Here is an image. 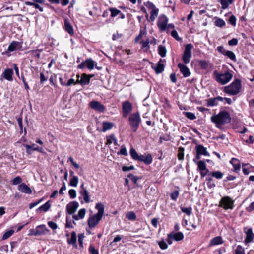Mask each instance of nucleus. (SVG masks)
Segmentation results:
<instances>
[{"label": "nucleus", "instance_id": "obj_5", "mask_svg": "<svg viewBox=\"0 0 254 254\" xmlns=\"http://www.w3.org/2000/svg\"><path fill=\"white\" fill-rule=\"evenodd\" d=\"M141 122L140 115L138 113L132 114L129 117V125L133 132H135L138 128Z\"/></svg>", "mask_w": 254, "mask_h": 254}, {"label": "nucleus", "instance_id": "obj_50", "mask_svg": "<svg viewBox=\"0 0 254 254\" xmlns=\"http://www.w3.org/2000/svg\"><path fill=\"white\" fill-rule=\"evenodd\" d=\"M179 194V191L178 190H176L170 194L171 198L174 200L176 201Z\"/></svg>", "mask_w": 254, "mask_h": 254}, {"label": "nucleus", "instance_id": "obj_61", "mask_svg": "<svg viewBox=\"0 0 254 254\" xmlns=\"http://www.w3.org/2000/svg\"><path fill=\"white\" fill-rule=\"evenodd\" d=\"M146 33V31H143L142 30H140L139 35L135 38V42H137L139 39L142 38L143 35Z\"/></svg>", "mask_w": 254, "mask_h": 254}, {"label": "nucleus", "instance_id": "obj_3", "mask_svg": "<svg viewBox=\"0 0 254 254\" xmlns=\"http://www.w3.org/2000/svg\"><path fill=\"white\" fill-rule=\"evenodd\" d=\"M242 87L240 80L235 79L229 85L224 87L223 91L230 95H236L240 92Z\"/></svg>", "mask_w": 254, "mask_h": 254}, {"label": "nucleus", "instance_id": "obj_48", "mask_svg": "<svg viewBox=\"0 0 254 254\" xmlns=\"http://www.w3.org/2000/svg\"><path fill=\"white\" fill-rule=\"evenodd\" d=\"M216 105H217V103L215 98H209L207 100V105L208 106H214Z\"/></svg>", "mask_w": 254, "mask_h": 254}, {"label": "nucleus", "instance_id": "obj_24", "mask_svg": "<svg viewBox=\"0 0 254 254\" xmlns=\"http://www.w3.org/2000/svg\"><path fill=\"white\" fill-rule=\"evenodd\" d=\"M230 163L233 165L234 170L238 172L240 170L241 165L239 160L235 158H232L230 161Z\"/></svg>", "mask_w": 254, "mask_h": 254}, {"label": "nucleus", "instance_id": "obj_23", "mask_svg": "<svg viewBox=\"0 0 254 254\" xmlns=\"http://www.w3.org/2000/svg\"><path fill=\"white\" fill-rule=\"evenodd\" d=\"M223 242L224 241L223 239L221 236H217L211 240L209 246L211 247L215 245H221L222 244Z\"/></svg>", "mask_w": 254, "mask_h": 254}, {"label": "nucleus", "instance_id": "obj_40", "mask_svg": "<svg viewBox=\"0 0 254 254\" xmlns=\"http://www.w3.org/2000/svg\"><path fill=\"white\" fill-rule=\"evenodd\" d=\"M158 53L162 57H165L166 54V48L163 46L159 45L158 46Z\"/></svg>", "mask_w": 254, "mask_h": 254}, {"label": "nucleus", "instance_id": "obj_55", "mask_svg": "<svg viewBox=\"0 0 254 254\" xmlns=\"http://www.w3.org/2000/svg\"><path fill=\"white\" fill-rule=\"evenodd\" d=\"M229 22L233 26H235L236 25V18L232 15H231L228 20Z\"/></svg>", "mask_w": 254, "mask_h": 254}, {"label": "nucleus", "instance_id": "obj_22", "mask_svg": "<svg viewBox=\"0 0 254 254\" xmlns=\"http://www.w3.org/2000/svg\"><path fill=\"white\" fill-rule=\"evenodd\" d=\"M246 238L245 239V242L246 244L251 242L254 239V234L253 232L252 229L249 228L246 232Z\"/></svg>", "mask_w": 254, "mask_h": 254}, {"label": "nucleus", "instance_id": "obj_34", "mask_svg": "<svg viewBox=\"0 0 254 254\" xmlns=\"http://www.w3.org/2000/svg\"><path fill=\"white\" fill-rule=\"evenodd\" d=\"M87 67L89 70H92L95 66V62L91 59H87L85 61Z\"/></svg>", "mask_w": 254, "mask_h": 254}, {"label": "nucleus", "instance_id": "obj_19", "mask_svg": "<svg viewBox=\"0 0 254 254\" xmlns=\"http://www.w3.org/2000/svg\"><path fill=\"white\" fill-rule=\"evenodd\" d=\"M13 70L9 68L5 69L2 73V76L8 81H11L13 80Z\"/></svg>", "mask_w": 254, "mask_h": 254}, {"label": "nucleus", "instance_id": "obj_51", "mask_svg": "<svg viewBox=\"0 0 254 254\" xmlns=\"http://www.w3.org/2000/svg\"><path fill=\"white\" fill-rule=\"evenodd\" d=\"M14 233V231L12 230H10L9 231H6L3 235L2 236V239L3 240H6L9 238L12 235V234Z\"/></svg>", "mask_w": 254, "mask_h": 254}, {"label": "nucleus", "instance_id": "obj_7", "mask_svg": "<svg viewBox=\"0 0 254 254\" xmlns=\"http://www.w3.org/2000/svg\"><path fill=\"white\" fill-rule=\"evenodd\" d=\"M192 48L193 46L190 43L186 44L185 47V50L182 56V60L185 64H188L190 61Z\"/></svg>", "mask_w": 254, "mask_h": 254}, {"label": "nucleus", "instance_id": "obj_15", "mask_svg": "<svg viewBox=\"0 0 254 254\" xmlns=\"http://www.w3.org/2000/svg\"><path fill=\"white\" fill-rule=\"evenodd\" d=\"M165 62V60L160 59L158 62L156 66L152 65V68L153 69L156 74L162 73L164 70V65L163 63Z\"/></svg>", "mask_w": 254, "mask_h": 254}, {"label": "nucleus", "instance_id": "obj_47", "mask_svg": "<svg viewBox=\"0 0 254 254\" xmlns=\"http://www.w3.org/2000/svg\"><path fill=\"white\" fill-rule=\"evenodd\" d=\"M25 3L27 5L34 6L36 9H39L41 12H42L43 11V8L37 3H35L34 2L30 1H27Z\"/></svg>", "mask_w": 254, "mask_h": 254}, {"label": "nucleus", "instance_id": "obj_62", "mask_svg": "<svg viewBox=\"0 0 254 254\" xmlns=\"http://www.w3.org/2000/svg\"><path fill=\"white\" fill-rule=\"evenodd\" d=\"M48 225L53 230H56L58 228L57 224L53 221L48 222Z\"/></svg>", "mask_w": 254, "mask_h": 254}, {"label": "nucleus", "instance_id": "obj_9", "mask_svg": "<svg viewBox=\"0 0 254 254\" xmlns=\"http://www.w3.org/2000/svg\"><path fill=\"white\" fill-rule=\"evenodd\" d=\"M48 232H49V230L46 227L45 225L42 224L37 226L35 229L31 230L30 235L38 236L45 235Z\"/></svg>", "mask_w": 254, "mask_h": 254}, {"label": "nucleus", "instance_id": "obj_31", "mask_svg": "<svg viewBox=\"0 0 254 254\" xmlns=\"http://www.w3.org/2000/svg\"><path fill=\"white\" fill-rule=\"evenodd\" d=\"M158 11L159 10L157 8H155V9L151 10L150 12V18L149 20H148L151 22L154 21L158 15Z\"/></svg>", "mask_w": 254, "mask_h": 254}, {"label": "nucleus", "instance_id": "obj_42", "mask_svg": "<svg viewBox=\"0 0 254 254\" xmlns=\"http://www.w3.org/2000/svg\"><path fill=\"white\" fill-rule=\"evenodd\" d=\"M78 183V178L76 176H73L70 179L69 185L72 187H76Z\"/></svg>", "mask_w": 254, "mask_h": 254}, {"label": "nucleus", "instance_id": "obj_56", "mask_svg": "<svg viewBox=\"0 0 254 254\" xmlns=\"http://www.w3.org/2000/svg\"><path fill=\"white\" fill-rule=\"evenodd\" d=\"M158 245L160 248L162 250L166 249L168 247V245L164 241H161L158 242Z\"/></svg>", "mask_w": 254, "mask_h": 254}, {"label": "nucleus", "instance_id": "obj_37", "mask_svg": "<svg viewBox=\"0 0 254 254\" xmlns=\"http://www.w3.org/2000/svg\"><path fill=\"white\" fill-rule=\"evenodd\" d=\"M233 254H245L244 248L241 245L237 246Z\"/></svg>", "mask_w": 254, "mask_h": 254}, {"label": "nucleus", "instance_id": "obj_29", "mask_svg": "<svg viewBox=\"0 0 254 254\" xmlns=\"http://www.w3.org/2000/svg\"><path fill=\"white\" fill-rule=\"evenodd\" d=\"M18 46H21V44L19 42L13 41L9 44L7 51L9 52L14 51Z\"/></svg>", "mask_w": 254, "mask_h": 254}, {"label": "nucleus", "instance_id": "obj_59", "mask_svg": "<svg viewBox=\"0 0 254 254\" xmlns=\"http://www.w3.org/2000/svg\"><path fill=\"white\" fill-rule=\"evenodd\" d=\"M144 5L146 6V7L151 10L156 8L154 4L150 1H147L146 3H144Z\"/></svg>", "mask_w": 254, "mask_h": 254}, {"label": "nucleus", "instance_id": "obj_46", "mask_svg": "<svg viewBox=\"0 0 254 254\" xmlns=\"http://www.w3.org/2000/svg\"><path fill=\"white\" fill-rule=\"evenodd\" d=\"M109 10L111 12V16L112 17H115L120 13V10L116 8H110Z\"/></svg>", "mask_w": 254, "mask_h": 254}, {"label": "nucleus", "instance_id": "obj_27", "mask_svg": "<svg viewBox=\"0 0 254 254\" xmlns=\"http://www.w3.org/2000/svg\"><path fill=\"white\" fill-rule=\"evenodd\" d=\"M168 237L173 238V239L177 241L182 240L184 238V235L183 233L181 232L175 233L172 235L171 234H169L168 235Z\"/></svg>", "mask_w": 254, "mask_h": 254}, {"label": "nucleus", "instance_id": "obj_20", "mask_svg": "<svg viewBox=\"0 0 254 254\" xmlns=\"http://www.w3.org/2000/svg\"><path fill=\"white\" fill-rule=\"evenodd\" d=\"M64 29L65 31L68 32L70 35L74 34V30L72 26L70 23L69 20L65 18L64 20Z\"/></svg>", "mask_w": 254, "mask_h": 254}, {"label": "nucleus", "instance_id": "obj_28", "mask_svg": "<svg viewBox=\"0 0 254 254\" xmlns=\"http://www.w3.org/2000/svg\"><path fill=\"white\" fill-rule=\"evenodd\" d=\"M77 236L75 232L73 231L71 233V236L70 238L67 239V243L70 245H73V246H76Z\"/></svg>", "mask_w": 254, "mask_h": 254}, {"label": "nucleus", "instance_id": "obj_2", "mask_svg": "<svg viewBox=\"0 0 254 254\" xmlns=\"http://www.w3.org/2000/svg\"><path fill=\"white\" fill-rule=\"evenodd\" d=\"M95 208L98 212L90 216L88 220V224L90 228H93L99 223L102 219L104 213V205L101 203L96 204Z\"/></svg>", "mask_w": 254, "mask_h": 254}, {"label": "nucleus", "instance_id": "obj_16", "mask_svg": "<svg viewBox=\"0 0 254 254\" xmlns=\"http://www.w3.org/2000/svg\"><path fill=\"white\" fill-rule=\"evenodd\" d=\"M178 67L184 77H187L190 76V72L186 65L182 63H179L178 64Z\"/></svg>", "mask_w": 254, "mask_h": 254}, {"label": "nucleus", "instance_id": "obj_14", "mask_svg": "<svg viewBox=\"0 0 254 254\" xmlns=\"http://www.w3.org/2000/svg\"><path fill=\"white\" fill-rule=\"evenodd\" d=\"M78 206L79 204L76 201H73L69 203L66 206V211L67 213L70 215H72L74 213L78 207Z\"/></svg>", "mask_w": 254, "mask_h": 254}, {"label": "nucleus", "instance_id": "obj_49", "mask_svg": "<svg viewBox=\"0 0 254 254\" xmlns=\"http://www.w3.org/2000/svg\"><path fill=\"white\" fill-rule=\"evenodd\" d=\"M126 217L129 220H135L136 219V216L133 211L129 212L126 214Z\"/></svg>", "mask_w": 254, "mask_h": 254}, {"label": "nucleus", "instance_id": "obj_26", "mask_svg": "<svg viewBox=\"0 0 254 254\" xmlns=\"http://www.w3.org/2000/svg\"><path fill=\"white\" fill-rule=\"evenodd\" d=\"M79 193L83 197L84 202L86 203H88L90 202V196L87 190H80Z\"/></svg>", "mask_w": 254, "mask_h": 254}, {"label": "nucleus", "instance_id": "obj_35", "mask_svg": "<svg viewBox=\"0 0 254 254\" xmlns=\"http://www.w3.org/2000/svg\"><path fill=\"white\" fill-rule=\"evenodd\" d=\"M214 24L217 27L222 28L225 25V22L221 18H216Z\"/></svg>", "mask_w": 254, "mask_h": 254}, {"label": "nucleus", "instance_id": "obj_33", "mask_svg": "<svg viewBox=\"0 0 254 254\" xmlns=\"http://www.w3.org/2000/svg\"><path fill=\"white\" fill-rule=\"evenodd\" d=\"M113 127V124L111 122H104L103 123L102 131L105 132L108 130L111 129Z\"/></svg>", "mask_w": 254, "mask_h": 254}, {"label": "nucleus", "instance_id": "obj_32", "mask_svg": "<svg viewBox=\"0 0 254 254\" xmlns=\"http://www.w3.org/2000/svg\"><path fill=\"white\" fill-rule=\"evenodd\" d=\"M113 142L115 145H118L117 140L114 134L110 135L109 137H108L106 144L110 145Z\"/></svg>", "mask_w": 254, "mask_h": 254}, {"label": "nucleus", "instance_id": "obj_6", "mask_svg": "<svg viewBox=\"0 0 254 254\" xmlns=\"http://www.w3.org/2000/svg\"><path fill=\"white\" fill-rule=\"evenodd\" d=\"M196 155L193 159L194 162L196 163L197 161L200 159L201 155L205 156H209L210 154L207 150L206 148L204 147L202 145L199 144L195 146Z\"/></svg>", "mask_w": 254, "mask_h": 254}, {"label": "nucleus", "instance_id": "obj_13", "mask_svg": "<svg viewBox=\"0 0 254 254\" xmlns=\"http://www.w3.org/2000/svg\"><path fill=\"white\" fill-rule=\"evenodd\" d=\"M90 107L99 112H103L105 110V107L99 102L96 101H92L89 103Z\"/></svg>", "mask_w": 254, "mask_h": 254}, {"label": "nucleus", "instance_id": "obj_11", "mask_svg": "<svg viewBox=\"0 0 254 254\" xmlns=\"http://www.w3.org/2000/svg\"><path fill=\"white\" fill-rule=\"evenodd\" d=\"M132 105L129 101H126L122 103L123 116L126 117L131 112Z\"/></svg>", "mask_w": 254, "mask_h": 254}, {"label": "nucleus", "instance_id": "obj_30", "mask_svg": "<svg viewBox=\"0 0 254 254\" xmlns=\"http://www.w3.org/2000/svg\"><path fill=\"white\" fill-rule=\"evenodd\" d=\"M219 1L221 4V8L225 9L233 3V0H220Z\"/></svg>", "mask_w": 254, "mask_h": 254}, {"label": "nucleus", "instance_id": "obj_38", "mask_svg": "<svg viewBox=\"0 0 254 254\" xmlns=\"http://www.w3.org/2000/svg\"><path fill=\"white\" fill-rule=\"evenodd\" d=\"M130 154L131 157L134 160H138V159H139V155L138 154L136 150L133 148H131L130 149Z\"/></svg>", "mask_w": 254, "mask_h": 254}, {"label": "nucleus", "instance_id": "obj_53", "mask_svg": "<svg viewBox=\"0 0 254 254\" xmlns=\"http://www.w3.org/2000/svg\"><path fill=\"white\" fill-rule=\"evenodd\" d=\"M206 180L207 181V186L209 188L211 189L215 187V183L212 182L213 180L212 178H207Z\"/></svg>", "mask_w": 254, "mask_h": 254}, {"label": "nucleus", "instance_id": "obj_21", "mask_svg": "<svg viewBox=\"0 0 254 254\" xmlns=\"http://www.w3.org/2000/svg\"><path fill=\"white\" fill-rule=\"evenodd\" d=\"M18 190L23 193L26 194H31L32 193L31 189L25 184L22 183L18 187Z\"/></svg>", "mask_w": 254, "mask_h": 254}, {"label": "nucleus", "instance_id": "obj_8", "mask_svg": "<svg viewBox=\"0 0 254 254\" xmlns=\"http://www.w3.org/2000/svg\"><path fill=\"white\" fill-rule=\"evenodd\" d=\"M219 206L225 210L232 209L234 207V201L229 196H224L219 202Z\"/></svg>", "mask_w": 254, "mask_h": 254}, {"label": "nucleus", "instance_id": "obj_57", "mask_svg": "<svg viewBox=\"0 0 254 254\" xmlns=\"http://www.w3.org/2000/svg\"><path fill=\"white\" fill-rule=\"evenodd\" d=\"M171 36L177 41H180L181 38L178 36L177 32L174 30L171 33Z\"/></svg>", "mask_w": 254, "mask_h": 254}, {"label": "nucleus", "instance_id": "obj_17", "mask_svg": "<svg viewBox=\"0 0 254 254\" xmlns=\"http://www.w3.org/2000/svg\"><path fill=\"white\" fill-rule=\"evenodd\" d=\"M137 161L143 162L146 165L150 164L152 162V157L150 154L139 155Z\"/></svg>", "mask_w": 254, "mask_h": 254}, {"label": "nucleus", "instance_id": "obj_63", "mask_svg": "<svg viewBox=\"0 0 254 254\" xmlns=\"http://www.w3.org/2000/svg\"><path fill=\"white\" fill-rule=\"evenodd\" d=\"M238 39L236 38H233L228 41V45L229 46H235L238 44Z\"/></svg>", "mask_w": 254, "mask_h": 254}, {"label": "nucleus", "instance_id": "obj_60", "mask_svg": "<svg viewBox=\"0 0 254 254\" xmlns=\"http://www.w3.org/2000/svg\"><path fill=\"white\" fill-rule=\"evenodd\" d=\"M84 236L83 234H80L78 235V242L80 246L83 247V243Z\"/></svg>", "mask_w": 254, "mask_h": 254}, {"label": "nucleus", "instance_id": "obj_39", "mask_svg": "<svg viewBox=\"0 0 254 254\" xmlns=\"http://www.w3.org/2000/svg\"><path fill=\"white\" fill-rule=\"evenodd\" d=\"M51 204L49 203V201L46 202L44 204L38 208V210H42L44 212L47 211L50 208Z\"/></svg>", "mask_w": 254, "mask_h": 254}, {"label": "nucleus", "instance_id": "obj_25", "mask_svg": "<svg viewBox=\"0 0 254 254\" xmlns=\"http://www.w3.org/2000/svg\"><path fill=\"white\" fill-rule=\"evenodd\" d=\"M86 209L82 208L79 210L77 215H74L73 216V219L75 220H78L79 219H83L85 215Z\"/></svg>", "mask_w": 254, "mask_h": 254}, {"label": "nucleus", "instance_id": "obj_44", "mask_svg": "<svg viewBox=\"0 0 254 254\" xmlns=\"http://www.w3.org/2000/svg\"><path fill=\"white\" fill-rule=\"evenodd\" d=\"M183 114L186 117L190 120H193L196 118L195 114L191 112H184Z\"/></svg>", "mask_w": 254, "mask_h": 254}, {"label": "nucleus", "instance_id": "obj_12", "mask_svg": "<svg viewBox=\"0 0 254 254\" xmlns=\"http://www.w3.org/2000/svg\"><path fill=\"white\" fill-rule=\"evenodd\" d=\"M93 75H87L85 73H83L81 75V76L79 75H77V80L76 81V83H78L80 85L83 86L85 85H87L89 84L90 82V78L92 77Z\"/></svg>", "mask_w": 254, "mask_h": 254}, {"label": "nucleus", "instance_id": "obj_54", "mask_svg": "<svg viewBox=\"0 0 254 254\" xmlns=\"http://www.w3.org/2000/svg\"><path fill=\"white\" fill-rule=\"evenodd\" d=\"M22 179L19 176H17V177L14 178L12 180V184L13 185H16L19 184L22 182Z\"/></svg>", "mask_w": 254, "mask_h": 254}, {"label": "nucleus", "instance_id": "obj_4", "mask_svg": "<svg viewBox=\"0 0 254 254\" xmlns=\"http://www.w3.org/2000/svg\"><path fill=\"white\" fill-rule=\"evenodd\" d=\"M213 75L215 80L222 85L228 83L233 77L232 74L228 71L224 73H219L215 70L213 72Z\"/></svg>", "mask_w": 254, "mask_h": 254}, {"label": "nucleus", "instance_id": "obj_18", "mask_svg": "<svg viewBox=\"0 0 254 254\" xmlns=\"http://www.w3.org/2000/svg\"><path fill=\"white\" fill-rule=\"evenodd\" d=\"M199 65L202 69L206 70H210L213 65L209 62L205 60H200L199 61Z\"/></svg>", "mask_w": 254, "mask_h": 254}, {"label": "nucleus", "instance_id": "obj_41", "mask_svg": "<svg viewBox=\"0 0 254 254\" xmlns=\"http://www.w3.org/2000/svg\"><path fill=\"white\" fill-rule=\"evenodd\" d=\"M211 176L217 179H221L223 176V173L220 171H213L211 173Z\"/></svg>", "mask_w": 254, "mask_h": 254}, {"label": "nucleus", "instance_id": "obj_1", "mask_svg": "<svg viewBox=\"0 0 254 254\" xmlns=\"http://www.w3.org/2000/svg\"><path fill=\"white\" fill-rule=\"evenodd\" d=\"M211 121L215 124L217 128H220L221 126L230 123L231 118L227 111H222L218 114L211 116Z\"/></svg>", "mask_w": 254, "mask_h": 254}, {"label": "nucleus", "instance_id": "obj_58", "mask_svg": "<svg viewBox=\"0 0 254 254\" xmlns=\"http://www.w3.org/2000/svg\"><path fill=\"white\" fill-rule=\"evenodd\" d=\"M69 195L71 198L74 199L76 196V192L75 190L70 189L68 191Z\"/></svg>", "mask_w": 254, "mask_h": 254}, {"label": "nucleus", "instance_id": "obj_52", "mask_svg": "<svg viewBox=\"0 0 254 254\" xmlns=\"http://www.w3.org/2000/svg\"><path fill=\"white\" fill-rule=\"evenodd\" d=\"M149 43H150L149 40L148 39H147L145 41H141L140 42V44L142 45V48H145L146 49V50H147L148 49H149V48L150 47L149 45Z\"/></svg>", "mask_w": 254, "mask_h": 254}, {"label": "nucleus", "instance_id": "obj_36", "mask_svg": "<svg viewBox=\"0 0 254 254\" xmlns=\"http://www.w3.org/2000/svg\"><path fill=\"white\" fill-rule=\"evenodd\" d=\"M196 163L197 164L198 168L200 170V171H205V170H206V165L204 161H197Z\"/></svg>", "mask_w": 254, "mask_h": 254}, {"label": "nucleus", "instance_id": "obj_43", "mask_svg": "<svg viewBox=\"0 0 254 254\" xmlns=\"http://www.w3.org/2000/svg\"><path fill=\"white\" fill-rule=\"evenodd\" d=\"M181 210L182 212L186 213L188 216H190L192 214V208L191 207H181Z\"/></svg>", "mask_w": 254, "mask_h": 254}, {"label": "nucleus", "instance_id": "obj_10", "mask_svg": "<svg viewBox=\"0 0 254 254\" xmlns=\"http://www.w3.org/2000/svg\"><path fill=\"white\" fill-rule=\"evenodd\" d=\"M168 22V18L165 15H161L159 17L157 25L160 32H163L167 29Z\"/></svg>", "mask_w": 254, "mask_h": 254}, {"label": "nucleus", "instance_id": "obj_45", "mask_svg": "<svg viewBox=\"0 0 254 254\" xmlns=\"http://www.w3.org/2000/svg\"><path fill=\"white\" fill-rule=\"evenodd\" d=\"M225 56H227L228 58H229L231 60H233V61H236V58L235 54L234 52L231 51L227 50L226 52L225 53Z\"/></svg>", "mask_w": 254, "mask_h": 254}, {"label": "nucleus", "instance_id": "obj_64", "mask_svg": "<svg viewBox=\"0 0 254 254\" xmlns=\"http://www.w3.org/2000/svg\"><path fill=\"white\" fill-rule=\"evenodd\" d=\"M89 251L92 254H99L98 250L92 245L89 247Z\"/></svg>", "mask_w": 254, "mask_h": 254}]
</instances>
